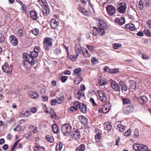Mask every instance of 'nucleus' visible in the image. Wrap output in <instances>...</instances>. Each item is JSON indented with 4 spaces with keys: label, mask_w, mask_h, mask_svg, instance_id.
Instances as JSON below:
<instances>
[{
    "label": "nucleus",
    "mask_w": 151,
    "mask_h": 151,
    "mask_svg": "<svg viewBox=\"0 0 151 151\" xmlns=\"http://www.w3.org/2000/svg\"><path fill=\"white\" fill-rule=\"evenodd\" d=\"M139 135V130L137 129L136 128L134 130V137L135 138H137Z\"/></svg>",
    "instance_id": "37"
},
{
    "label": "nucleus",
    "mask_w": 151,
    "mask_h": 151,
    "mask_svg": "<svg viewBox=\"0 0 151 151\" xmlns=\"http://www.w3.org/2000/svg\"><path fill=\"white\" fill-rule=\"evenodd\" d=\"M131 129H129L127 132L124 133V135L126 136H129L131 133Z\"/></svg>",
    "instance_id": "50"
},
{
    "label": "nucleus",
    "mask_w": 151,
    "mask_h": 151,
    "mask_svg": "<svg viewBox=\"0 0 151 151\" xmlns=\"http://www.w3.org/2000/svg\"><path fill=\"white\" fill-rule=\"evenodd\" d=\"M144 3L147 7H149L151 4L149 0H144Z\"/></svg>",
    "instance_id": "52"
},
{
    "label": "nucleus",
    "mask_w": 151,
    "mask_h": 151,
    "mask_svg": "<svg viewBox=\"0 0 151 151\" xmlns=\"http://www.w3.org/2000/svg\"><path fill=\"white\" fill-rule=\"evenodd\" d=\"M82 78L81 77H76V80L74 81V83L75 84H78L81 81Z\"/></svg>",
    "instance_id": "39"
},
{
    "label": "nucleus",
    "mask_w": 151,
    "mask_h": 151,
    "mask_svg": "<svg viewBox=\"0 0 151 151\" xmlns=\"http://www.w3.org/2000/svg\"><path fill=\"white\" fill-rule=\"evenodd\" d=\"M106 29L104 28H98L97 32H99L100 35H104L105 34V32L104 30Z\"/></svg>",
    "instance_id": "33"
},
{
    "label": "nucleus",
    "mask_w": 151,
    "mask_h": 151,
    "mask_svg": "<svg viewBox=\"0 0 151 151\" xmlns=\"http://www.w3.org/2000/svg\"><path fill=\"white\" fill-rule=\"evenodd\" d=\"M19 115L20 117H29L31 116L30 112L24 109L19 112Z\"/></svg>",
    "instance_id": "8"
},
{
    "label": "nucleus",
    "mask_w": 151,
    "mask_h": 151,
    "mask_svg": "<svg viewBox=\"0 0 151 151\" xmlns=\"http://www.w3.org/2000/svg\"><path fill=\"white\" fill-rule=\"evenodd\" d=\"M57 103L59 104H61L63 102L64 99V97H61L60 98L57 97Z\"/></svg>",
    "instance_id": "40"
},
{
    "label": "nucleus",
    "mask_w": 151,
    "mask_h": 151,
    "mask_svg": "<svg viewBox=\"0 0 151 151\" xmlns=\"http://www.w3.org/2000/svg\"><path fill=\"white\" fill-rule=\"evenodd\" d=\"M98 28H97L95 27H93V36H96L97 35V33L96 32H95V31L97 32Z\"/></svg>",
    "instance_id": "56"
},
{
    "label": "nucleus",
    "mask_w": 151,
    "mask_h": 151,
    "mask_svg": "<svg viewBox=\"0 0 151 151\" xmlns=\"http://www.w3.org/2000/svg\"><path fill=\"white\" fill-rule=\"evenodd\" d=\"M107 13L110 16L114 15L116 12V9L112 5H109L106 7Z\"/></svg>",
    "instance_id": "6"
},
{
    "label": "nucleus",
    "mask_w": 151,
    "mask_h": 151,
    "mask_svg": "<svg viewBox=\"0 0 151 151\" xmlns=\"http://www.w3.org/2000/svg\"><path fill=\"white\" fill-rule=\"evenodd\" d=\"M91 62L93 64H96L98 62V60L96 59L95 58H93L91 59Z\"/></svg>",
    "instance_id": "59"
},
{
    "label": "nucleus",
    "mask_w": 151,
    "mask_h": 151,
    "mask_svg": "<svg viewBox=\"0 0 151 151\" xmlns=\"http://www.w3.org/2000/svg\"><path fill=\"white\" fill-rule=\"evenodd\" d=\"M144 34L147 36H151V32L148 29H145L144 30Z\"/></svg>",
    "instance_id": "41"
},
{
    "label": "nucleus",
    "mask_w": 151,
    "mask_h": 151,
    "mask_svg": "<svg viewBox=\"0 0 151 151\" xmlns=\"http://www.w3.org/2000/svg\"><path fill=\"white\" fill-rule=\"evenodd\" d=\"M133 148L135 151H150L146 146L141 144H134Z\"/></svg>",
    "instance_id": "4"
},
{
    "label": "nucleus",
    "mask_w": 151,
    "mask_h": 151,
    "mask_svg": "<svg viewBox=\"0 0 151 151\" xmlns=\"http://www.w3.org/2000/svg\"><path fill=\"white\" fill-rule=\"evenodd\" d=\"M79 109L83 113H86L87 111V107L85 104L82 103H80Z\"/></svg>",
    "instance_id": "17"
},
{
    "label": "nucleus",
    "mask_w": 151,
    "mask_h": 151,
    "mask_svg": "<svg viewBox=\"0 0 151 151\" xmlns=\"http://www.w3.org/2000/svg\"><path fill=\"white\" fill-rule=\"evenodd\" d=\"M78 118L81 123L83 124H85L87 122V118L83 116H78Z\"/></svg>",
    "instance_id": "25"
},
{
    "label": "nucleus",
    "mask_w": 151,
    "mask_h": 151,
    "mask_svg": "<svg viewBox=\"0 0 151 151\" xmlns=\"http://www.w3.org/2000/svg\"><path fill=\"white\" fill-rule=\"evenodd\" d=\"M23 31L22 29H19L17 31V35L19 37H22L23 35Z\"/></svg>",
    "instance_id": "45"
},
{
    "label": "nucleus",
    "mask_w": 151,
    "mask_h": 151,
    "mask_svg": "<svg viewBox=\"0 0 151 151\" xmlns=\"http://www.w3.org/2000/svg\"><path fill=\"white\" fill-rule=\"evenodd\" d=\"M147 26L151 29V20H149L147 22Z\"/></svg>",
    "instance_id": "64"
},
{
    "label": "nucleus",
    "mask_w": 151,
    "mask_h": 151,
    "mask_svg": "<svg viewBox=\"0 0 151 151\" xmlns=\"http://www.w3.org/2000/svg\"><path fill=\"white\" fill-rule=\"evenodd\" d=\"M40 4L42 7V10L44 15L47 16L49 14L50 10L46 0H41Z\"/></svg>",
    "instance_id": "1"
},
{
    "label": "nucleus",
    "mask_w": 151,
    "mask_h": 151,
    "mask_svg": "<svg viewBox=\"0 0 151 151\" xmlns=\"http://www.w3.org/2000/svg\"><path fill=\"white\" fill-rule=\"evenodd\" d=\"M72 127L68 123L65 124L62 127V132L65 136H69Z\"/></svg>",
    "instance_id": "2"
},
{
    "label": "nucleus",
    "mask_w": 151,
    "mask_h": 151,
    "mask_svg": "<svg viewBox=\"0 0 151 151\" xmlns=\"http://www.w3.org/2000/svg\"><path fill=\"white\" fill-rule=\"evenodd\" d=\"M75 51L76 54L79 55V54L81 52L82 50L81 46L79 44H77L75 47Z\"/></svg>",
    "instance_id": "24"
},
{
    "label": "nucleus",
    "mask_w": 151,
    "mask_h": 151,
    "mask_svg": "<svg viewBox=\"0 0 151 151\" xmlns=\"http://www.w3.org/2000/svg\"><path fill=\"white\" fill-rule=\"evenodd\" d=\"M99 83L102 86L104 85L106 83V81L103 78H101L99 81Z\"/></svg>",
    "instance_id": "38"
},
{
    "label": "nucleus",
    "mask_w": 151,
    "mask_h": 151,
    "mask_svg": "<svg viewBox=\"0 0 151 151\" xmlns=\"http://www.w3.org/2000/svg\"><path fill=\"white\" fill-rule=\"evenodd\" d=\"M4 35L1 33H0V43H2L4 42Z\"/></svg>",
    "instance_id": "61"
},
{
    "label": "nucleus",
    "mask_w": 151,
    "mask_h": 151,
    "mask_svg": "<svg viewBox=\"0 0 151 151\" xmlns=\"http://www.w3.org/2000/svg\"><path fill=\"white\" fill-rule=\"evenodd\" d=\"M109 106L107 104H105L103 106L102 109L99 110V111H102L104 113L106 114L109 111Z\"/></svg>",
    "instance_id": "21"
},
{
    "label": "nucleus",
    "mask_w": 151,
    "mask_h": 151,
    "mask_svg": "<svg viewBox=\"0 0 151 151\" xmlns=\"http://www.w3.org/2000/svg\"><path fill=\"white\" fill-rule=\"evenodd\" d=\"M21 129V126L19 125H17L16 128H14L13 129L14 131H19Z\"/></svg>",
    "instance_id": "53"
},
{
    "label": "nucleus",
    "mask_w": 151,
    "mask_h": 151,
    "mask_svg": "<svg viewBox=\"0 0 151 151\" xmlns=\"http://www.w3.org/2000/svg\"><path fill=\"white\" fill-rule=\"evenodd\" d=\"M123 103L124 104H129L130 103V101L127 99H123Z\"/></svg>",
    "instance_id": "60"
},
{
    "label": "nucleus",
    "mask_w": 151,
    "mask_h": 151,
    "mask_svg": "<svg viewBox=\"0 0 151 151\" xmlns=\"http://www.w3.org/2000/svg\"><path fill=\"white\" fill-rule=\"evenodd\" d=\"M30 55L32 58H36L38 56V53L32 51L31 52Z\"/></svg>",
    "instance_id": "44"
},
{
    "label": "nucleus",
    "mask_w": 151,
    "mask_h": 151,
    "mask_svg": "<svg viewBox=\"0 0 151 151\" xmlns=\"http://www.w3.org/2000/svg\"><path fill=\"white\" fill-rule=\"evenodd\" d=\"M80 103L78 101H75L74 104V106L78 109V107H79Z\"/></svg>",
    "instance_id": "54"
},
{
    "label": "nucleus",
    "mask_w": 151,
    "mask_h": 151,
    "mask_svg": "<svg viewBox=\"0 0 151 151\" xmlns=\"http://www.w3.org/2000/svg\"><path fill=\"white\" fill-rule=\"evenodd\" d=\"M99 96V99L102 102H105L107 100V97L103 91H98L97 92Z\"/></svg>",
    "instance_id": "7"
},
{
    "label": "nucleus",
    "mask_w": 151,
    "mask_h": 151,
    "mask_svg": "<svg viewBox=\"0 0 151 151\" xmlns=\"http://www.w3.org/2000/svg\"><path fill=\"white\" fill-rule=\"evenodd\" d=\"M126 5L125 2H122L119 4L117 9V11L122 14L124 13L126 11Z\"/></svg>",
    "instance_id": "5"
},
{
    "label": "nucleus",
    "mask_w": 151,
    "mask_h": 151,
    "mask_svg": "<svg viewBox=\"0 0 151 151\" xmlns=\"http://www.w3.org/2000/svg\"><path fill=\"white\" fill-rule=\"evenodd\" d=\"M44 48L45 50H48L52 46V38L47 37L44 39L43 41Z\"/></svg>",
    "instance_id": "3"
},
{
    "label": "nucleus",
    "mask_w": 151,
    "mask_h": 151,
    "mask_svg": "<svg viewBox=\"0 0 151 151\" xmlns=\"http://www.w3.org/2000/svg\"><path fill=\"white\" fill-rule=\"evenodd\" d=\"M115 21L116 23L120 25L123 24L125 23L124 18L123 17L120 18H117L116 19Z\"/></svg>",
    "instance_id": "22"
},
{
    "label": "nucleus",
    "mask_w": 151,
    "mask_h": 151,
    "mask_svg": "<svg viewBox=\"0 0 151 151\" xmlns=\"http://www.w3.org/2000/svg\"><path fill=\"white\" fill-rule=\"evenodd\" d=\"M85 149V145L83 144H81L76 148V151H84Z\"/></svg>",
    "instance_id": "28"
},
{
    "label": "nucleus",
    "mask_w": 151,
    "mask_h": 151,
    "mask_svg": "<svg viewBox=\"0 0 151 151\" xmlns=\"http://www.w3.org/2000/svg\"><path fill=\"white\" fill-rule=\"evenodd\" d=\"M20 141V140H18L16 141V142H15V143L13 145L11 151H13V149L17 147V146L18 145L19 142Z\"/></svg>",
    "instance_id": "46"
},
{
    "label": "nucleus",
    "mask_w": 151,
    "mask_h": 151,
    "mask_svg": "<svg viewBox=\"0 0 151 151\" xmlns=\"http://www.w3.org/2000/svg\"><path fill=\"white\" fill-rule=\"evenodd\" d=\"M2 68L3 71L6 73H10L12 70L11 66L7 63H5L2 66Z\"/></svg>",
    "instance_id": "11"
},
{
    "label": "nucleus",
    "mask_w": 151,
    "mask_h": 151,
    "mask_svg": "<svg viewBox=\"0 0 151 151\" xmlns=\"http://www.w3.org/2000/svg\"><path fill=\"white\" fill-rule=\"evenodd\" d=\"M117 127L119 128V130L121 132H123L124 130V126L121 124H119L117 126Z\"/></svg>",
    "instance_id": "43"
},
{
    "label": "nucleus",
    "mask_w": 151,
    "mask_h": 151,
    "mask_svg": "<svg viewBox=\"0 0 151 151\" xmlns=\"http://www.w3.org/2000/svg\"><path fill=\"white\" fill-rule=\"evenodd\" d=\"M101 137V134L100 133H99L95 136V139L96 142L98 143L99 141L100 140Z\"/></svg>",
    "instance_id": "34"
},
{
    "label": "nucleus",
    "mask_w": 151,
    "mask_h": 151,
    "mask_svg": "<svg viewBox=\"0 0 151 151\" xmlns=\"http://www.w3.org/2000/svg\"><path fill=\"white\" fill-rule=\"evenodd\" d=\"M68 77L66 76L61 77V80L63 82H65L68 79Z\"/></svg>",
    "instance_id": "55"
},
{
    "label": "nucleus",
    "mask_w": 151,
    "mask_h": 151,
    "mask_svg": "<svg viewBox=\"0 0 151 151\" xmlns=\"http://www.w3.org/2000/svg\"><path fill=\"white\" fill-rule=\"evenodd\" d=\"M132 25V24L131 23V24H127L125 25V27L127 29H129L131 31H132V27H131V25Z\"/></svg>",
    "instance_id": "51"
},
{
    "label": "nucleus",
    "mask_w": 151,
    "mask_h": 151,
    "mask_svg": "<svg viewBox=\"0 0 151 151\" xmlns=\"http://www.w3.org/2000/svg\"><path fill=\"white\" fill-rule=\"evenodd\" d=\"M30 15L31 18L33 20H37V13L35 11H32L30 12Z\"/></svg>",
    "instance_id": "23"
},
{
    "label": "nucleus",
    "mask_w": 151,
    "mask_h": 151,
    "mask_svg": "<svg viewBox=\"0 0 151 151\" xmlns=\"http://www.w3.org/2000/svg\"><path fill=\"white\" fill-rule=\"evenodd\" d=\"M70 135L74 139H76L79 138L80 136V134L79 131L78 129L76 130L72 131L71 132Z\"/></svg>",
    "instance_id": "10"
},
{
    "label": "nucleus",
    "mask_w": 151,
    "mask_h": 151,
    "mask_svg": "<svg viewBox=\"0 0 151 151\" xmlns=\"http://www.w3.org/2000/svg\"><path fill=\"white\" fill-rule=\"evenodd\" d=\"M28 94L32 99H37L39 98V95L36 92L29 91L28 92Z\"/></svg>",
    "instance_id": "18"
},
{
    "label": "nucleus",
    "mask_w": 151,
    "mask_h": 151,
    "mask_svg": "<svg viewBox=\"0 0 151 151\" xmlns=\"http://www.w3.org/2000/svg\"><path fill=\"white\" fill-rule=\"evenodd\" d=\"M52 128L53 132L55 133H58L59 130L58 126L56 124H53L52 125Z\"/></svg>",
    "instance_id": "30"
},
{
    "label": "nucleus",
    "mask_w": 151,
    "mask_h": 151,
    "mask_svg": "<svg viewBox=\"0 0 151 151\" xmlns=\"http://www.w3.org/2000/svg\"><path fill=\"white\" fill-rule=\"evenodd\" d=\"M50 23L51 27L53 29L57 28L59 25V22H57L56 19H51Z\"/></svg>",
    "instance_id": "13"
},
{
    "label": "nucleus",
    "mask_w": 151,
    "mask_h": 151,
    "mask_svg": "<svg viewBox=\"0 0 151 151\" xmlns=\"http://www.w3.org/2000/svg\"><path fill=\"white\" fill-rule=\"evenodd\" d=\"M104 126L105 129L107 131H110L112 129V126L109 122H106L104 123Z\"/></svg>",
    "instance_id": "26"
},
{
    "label": "nucleus",
    "mask_w": 151,
    "mask_h": 151,
    "mask_svg": "<svg viewBox=\"0 0 151 151\" xmlns=\"http://www.w3.org/2000/svg\"><path fill=\"white\" fill-rule=\"evenodd\" d=\"M139 8L140 10L142 9L143 8V4L142 1L141 0L139 1L138 4Z\"/></svg>",
    "instance_id": "57"
},
{
    "label": "nucleus",
    "mask_w": 151,
    "mask_h": 151,
    "mask_svg": "<svg viewBox=\"0 0 151 151\" xmlns=\"http://www.w3.org/2000/svg\"><path fill=\"white\" fill-rule=\"evenodd\" d=\"M31 129L34 128V129L32 130V132L34 133H36L38 130L37 128V127H35L33 125H31L30 127Z\"/></svg>",
    "instance_id": "48"
},
{
    "label": "nucleus",
    "mask_w": 151,
    "mask_h": 151,
    "mask_svg": "<svg viewBox=\"0 0 151 151\" xmlns=\"http://www.w3.org/2000/svg\"><path fill=\"white\" fill-rule=\"evenodd\" d=\"M96 23L98 26L100 27L101 28L107 29V27L106 26V24L102 20H101L99 19H98Z\"/></svg>",
    "instance_id": "15"
},
{
    "label": "nucleus",
    "mask_w": 151,
    "mask_h": 151,
    "mask_svg": "<svg viewBox=\"0 0 151 151\" xmlns=\"http://www.w3.org/2000/svg\"><path fill=\"white\" fill-rule=\"evenodd\" d=\"M81 68H76L74 70V75L76 77H81Z\"/></svg>",
    "instance_id": "20"
},
{
    "label": "nucleus",
    "mask_w": 151,
    "mask_h": 151,
    "mask_svg": "<svg viewBox=\"0 0 151 151\" xmlns=\"http://www.w3.org/2000/svg\"><path fill=\"white\" fill-rule=\"evenodd\" d=\"M112 88L116 91H119L120 88V87L118 83H116L115 81H113L111 83Z\"/></svg>",
    "instance_id": "16"
},
{
    "label": "nucleus",
    "mask_w": 151,
    "mask_h": 151,
    "mask_svg": "<svg viewBox=\"0 0 151 151\" xmlns=\"http://www.w3.org/2000/svg\"><path fill=\"white\" fill-rule=\"evenodd\" d=\"M147 101V98L145 96L139 97L137 99L138 102L142 105L146 103Z\"/></svg>",
    "instance_id": "14"
},
{
    "label": "nucleus",
    "mask_w": 151,
    "mask_h": 151,
    "mask_svg": "<svg viewBox=\"0 0 151 151\" xmlns=\"http://www.w3.org/2000/svg\"><path fill=\"white\" fill-rule=\"evenodd\" d=\"M21 10L22 12L25 13H26L27 11V9L24 5V6H21Z\"/></svg>",
    "instance_id": "58"
},
{
    "label": "nucleus",
    "mask_w": 151,
    "mask_h": 151,
    "mask_svg": "<svg viewBox=\"0 0 151 151\" xmlns=\"http://www.w3.org/2000/svg\"><path fill=\"white\" fill-rule=\"evenodd\" d=\"M75 95L76 98L78 99H80L84 96V93L81 91H76L75 92Z\"/></svg>",
    "instance_id": "19"
},
{
    "label": "nucleus",
    "mask_w": 151,
    "mask_h": 151,
    "mask_svg": "<svg viewBox=\"0 0 151 151\" xmlns=\"http://www.w3.org/2000/svg\"><path fill=\"white\" fill-rule=\"evenodd\" d=\"M34 151H45V148L42 147H35L34 148Z\"/></svg>",
    "instance_id": "35"
},
{
    "label": "nucleus",
    "mask_w": 151,
    "mask_h": 151,
    "mask_svg": "<svg viewBox=\"0 0 151 151\" xmlns=\"http://www.w3.org/2000/svg\"><path fill=\"white\" fill-rule=\"evenodd\" d=\"M120 85L122 87V91L123 93H125V92L127 90V88L126 85L124 84V83L121 81L120 82Z\"/></svg>",
    "instance_id": "27"
},
{
    "label": "nucleus",
    "mask_w": 151,
    "mask_h": 151,
    "mask_svg": "<svg viewBox=\"0 0 151 151\" xmlns=\"http://www.w3.org/2000/svg\"><path fill=\"white\" fill-rule=\"evenodd\" d=\"M32 33L35 35H37L38 34L39 31L38 29L37 28H35L32 30Z\"/></svg>",
    "instance_id": "42"
},
{
    "label": "nucleus",
    "mask_w": 151,
    "mask_h": 151,
    "mask_svg": "<svg viewBox=\"0 0 151 151\" xmlns=\"http://www.w3.org/2000/svg\"><path fill=\"white\" fill-rule=\"evenodd\" d=\"M24 58L28 61L29 63L32 65H33L35 64V60L33 58L31 55L25 53L24 55Z\"/></svg>",
    "instance_id": "12"
},
{
    "label": "nucleus",
    "mask_w": 151,
    "mask_h": 151,
    "mask_svg": "<svg viewBox=\"0 0 151 151\" xmlns=\"http://www.w3.org/2000/svg\"><path fill=\"white\" fill-rule=\"evenodd\" d=\"M109 71L110 73H116L119 72V70L117 68H114L113 69L109 70Z\"/></svg>",
    "instance_id": "49"
},
{
    "label": "nucleus",
    "mask_w": 151,
    "mask_h": 151,
    "mask_svg": "<svg viewBox=\"0 0 151 151\" xmlns=\"http://www.w3.org/2000/svg\"><path fill=\"white\" fill-rule=\"evenodd\" d=\"M131 110V106H128L125 108L124 109V112L125 114H128L130 113V111Z\"/></svg>",
    "instance_id": "36"
},
{
    "label": "nucleus",
    "mask_w": 151,
    "mask_h": 151,
    "mask_svg": "<svg viewBox=\"0 0 151 151\" xmlns=\"http://www.w3.org/2000/svg\"><path fill=\"white\" fill-rule=\"evenodd\" d=\"M82 52L84 56L86 58H88L90 57L91 55L89 53L87 49H85L84 50H82Z\"/></svg>",
    "instance_id": "29"
},
{
    "label": "nucleus",
    "mask_w": 151,
    "mask_h": 151,
    "mask_svg": "<svg viewBox=\"0 0 151 151\" xmlns=\"http://www.w3.org/2000/svg\"><path fill=\"white\" fill-rule=\"evenodd\" d=\"M9 39L12 45L16 46L17 45L18 42V39L14 35H10L9 36Z\"/></svg>",
    "instance_id": "9"
},
{
    "label": "nucleus",
    "mask_w": 151,
    "mask_h": 151,
    "mask_svg": "<svg viewBox=\"0 0 151 151\" xmlns=\"http://www.w3.org/2000/svg\"><path fill=\"white\" fill-rule=\"evenodd\" d=\"M37 109L35 107H32L30 111V112H32L33 113H35L37 112Z\"/></svg>",
    "instance_id": "63"
},
{
    "label": "nucleus",
    "mask_w": 151,
    "mask_h": 151,
    "mask_svg": "<svg viewBox=\"0 0 151 151\" xmlns=\"http://www.w3.org/2000/svg\"><path fill=\"white\" fill-rule=\"evenodd\" d=\"M142 57L143 59H145V60L150 59V58L148 56L144 54H142Z\"/></svg>",
    "instance_id": "62"
},
{
    "label": "nucleus",
    "mask_w": 151,
    "mask_h": 151,
    "mask_svg": "<svg viewBox=\"0 0 151 151\" xmlns=\"http://www.w3.org/2000/svg\"><path fill=\"white\" fill-rule=\"evenodd\" d=\"M113 46L114 49H116L118 47H121L122 45L121 44L115 43L113 45Z\"/></svg>",
    "instance_id": "47"
},
{
    "label": "nucleus",
    "mask_w": 151,
    "mask_h": 151,
    "mask_svg": "<svg viewBox=\"0 0 151 151\" xmlns=\"http://www.w3.org/2000/svg\"><path fill=\"white\" fill-rule=\"evenodd\" d=\"M63 144L60 142H58L57 143V145L56 147V151H60L62 148Z\"/></svg>",
    "instance_id": "31"
},
{
    "label": "nucleus",
    "mask_w": 151,
    "mask_h": 151,
    "mask_svg": "<svg viewBox=\"0 0 151 151\" xmlns=\"http://www.w3.org/2000/svg\"><path fill=\"white\" fill-rule=\"evenodd\" d=\"M78 10L86 15H87L88 14L87 10L82 7H79L78 9Z\"/></svg>",
    "instance_id": "32"
}]
</instances>
